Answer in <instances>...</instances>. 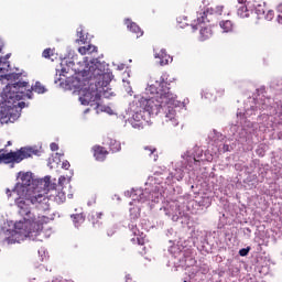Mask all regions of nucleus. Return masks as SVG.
Wrapping results in <instances>:
<instances>
[{
    "label": "nucleus",
    "instance_id": "20",
    "mask_svg": "<svg viewBox=\"0 0 282 282\" xmlns=\"http://www.w3.org/2000/svg\"><path fill=\"white\" fill-rule=\"evenodd\" d=\"M124 24L127 25V29L132 32L133 34H137V39H140L144 34L142 29L135 23L132 22L130 19L124 20Z\"/></svg>",
    "mask_w": 282,
    "mask_h": 282
},
{
    "label": "nucleus",
    "instance_id": "13",
    "mask_svg": "<svg viewBox=\"0 0 282 282\" xmlns=\"http://www.w3.org/2000/svg\"><path fill=\"white\" fill-rule=\"evenodd\" d=\"M161 212H163L166 217H171L172 221H178L180 217L184 215L176 200L167 203L165 207L161 208Z\"/></svg>",
    "mask_w": 282,
    "mask_h": 282
},
{
    "label": "nucleus",
    "instance_id": "33",
    "mask_svg": "<svg viewBox=\"0 0 282 282\" xmlns=\"http://www.w3.org/2000/svg\"><path fill=\"white\" fill-rule=\"evenodd\" d=\"M77 36L78 39L76 40V43H82L83 45L87 43V37H85V34H83V26L77 29Z\"/></svg>",
    "mask_w": 282,
    "mask_h": 282
},
{
    "label": "nucleus",
    "instance_id": "54",
    "mask_svg": "<svg viewBox=\"0 0 282 282\" xmlns=\"http://www.w3.org/2000/svg\"><path fill=\"white\" fill-rule=\"evenodd\" d=\"M259 175H261V177L263 180V177H265V170L264 169H260L259 170Z\"/></svg>",
    "mask_w": 282,
    "mask_h": 282
},
{
    "label": "nucleus",
    "instance_id": "42",
    "mask_svg": "<svg viewBox=\"0 0 282 282\" xmlns=\"http://www.w3.org/2000/svg\"><path fill=\"white\" fill-rule=\"evenodd\" d=\"M249 253H250V247L242 248V249L239 250V256L240 257H248Z\"/></svg>",
    "mask_w": 282,
    "mask_h": 282
},
{
    "label": "nucleus",
    "instance_id": "10",
    "mask_svg": "<svg viewBox=\"0 0 282 282\" xmlns=\"http://www.w3.org/2000/svg\"><path fill=\"white\" fill-rule=\"evenodd\" d=\"M191 166H188L187 161L181 156V161H178L173 171L170 172L169 176L165 178V184L171 186V184H175V182H182L184 180L185 171H191Z\"/></svg>",
    "mask_w": 282,
    "mask_h": 282
},
{
    "label": "nucleus",
    "instance_id": "28",
    "mask_svg": "<svg viewBox=\"0 0 282 282\" xmlns=\"http://www.w3.org/2000/svg\"><path fill=\"white\" fill-rule=\"evenodd\" d=\"M270 87L275 91H282V78L281 77L273 78L270 82Z\"/></svg>",
    "mask_w": 282,
    "mask_h": 282
},
{
    "label": "nucleus",
    "instance_id": "21",
    "mask_svg": "<svg viewBox=\"0 0 282 282\" xmlns=\"http://www.w3.org/2000/svg\"><path fill=\"white\" fill-rule=\"evenodd\" d=\"M129 229L134 235V237H137V238H132L131 241L132 242L138 241L139 246H144V237L142 236L143 234L140 235V230L138 229V225L132 223V224L129 225Z\"/></svg>",
    "mask_w": 282,
    "mask_h": 282
},
{
    "label": "nucleus",
    "instance_id": "32",
    "mask_svg": "<svg viewBox=\"0 0 282 282\" xmlns=\"http://www.w3.org/2000/svg\"><path fill=\"white\" fill-rule=\"evenodd\" d=\"M93 52H98V47L94 45H88V47H79L80 54H93Z\"/></svg>",
    "mask_w": 282,
    "mask_h": 282
},
{
    "label": "nucleus",
    "instance_id": "64",
    "mask_svg": "<svg viewBox=\"0 0 282 282\" xmlns=\"http://www.w3.org/2000/svg\"><path fill=\"white\" fill-rule=\"evenodd\" d=\"M12 145V141H8L7 147Z\"/></svg>",
    "mask_w": 282,
    "mask_h": 282
},
{
    "label": "nucleus",
    "instance_id": "45",
    "mask_svg": "<svg viewBox=\"0 0 282 282\" xmlns=\"http://www.w3.org/2000/svg\"><path fill=\"white\" fill-rule=\"evenodd\" d=\"M264 19L267 21H272V19H274V11L269 10L268 13L264 15Z\"/></svg>",
    "mask_w": 282,
    "mask_h": 282
},
{
    "label": "nucleus",
    "instance_id": "56",
    "mask_svg": "<svg viewBox=\"0 0 282 282\" xmlns=\"http://www.w3.org/2000/svg\"><path fill=\"white\" fill-rule=\"evenodd\" d=\"M117 69H118L119 72H122V69H124V64H119V65L117 66Z\"/></svg>",
    "mask_w": 282,
    "mask_h": 282
},
{
    "label": "nucleus",
    "instance_id": "17",
    "mask_svg": "<svg viewBox=\"0 0 282 282\" xmlns=\"http://www.w3.org/2000/svg\"><path fill=\"white\" fill-rule=\"evenodd\" d=\"M19 118H21V115L19 112H17L15 115L10 112L9 115V112H6L3 108L0 110L1 124H3V122H14L15 120H19Z\"/></svg>",
    "mask_w": 282,
    "mask_h": 282
},
{
    "label": "nucleus",
    "instance_id": "27",
    "mask_svg": "<svg viewBox=\"0 0 282 282\" xmlns=\"http://www.w3.org/2000/svg\"><path fill=\"white\" fill-rule=\"evenodd\" d=\"M48 182H50V184H55V187L51 188L48 191H56V188H58V191H61V188H63V185L65 184V182H67V178L65 176H59L58 184H56V178H54L53 181L50 178Z\"/></svg>",
    "mask_w": 282,
    "mask_h": 282
},
{
    "label": "nucleus",
    "instance_id": "14",
    "mask_svg": "<svg viewBox=\"0 0 282 282\" xmlns=\"http://www.w3.org/2000/svg\"><path fill=\"white\" fill-rule=\"evenodd\" d=\"M74 66V62L67 58H63L61 64H59V69H56V75H55V85H61V87H63V78H61V76H65V74H69V67Z\"/></svg>",
    "mask_w": 282,
    "mask_h": 282
},
{
    "label": "nucleus",
    "instance_id": "29",
    "mask_svg": "<svg viewBox=\"0 0 282 282\" xmlns=\"http://www.w3.org/2000/svg\"><path fill=\"white\" fill-rule=\"evenodd\" d=\"M109 147H110V151H112V153H118V151H121V149H122L120 141H117L115 139L109 140Z\"/></svg>",
    "mask_w": 282,
    "mask_h": 282
},
{
    "label": "nucleus",
    "instance_id": "24",
    "mask_svg": "<svg viewBox=\"0 0 282 282\" xmlns=\"http://www.w3.org/2000/svg\"><path fill=\"white\" fill-rule=\"evenodd\" d=\"M144 151H145V155H149V158H151L153 162H158V154H156L158 149L151 145H147L144 147Z\"/></svg>",
    "mask_w": 282,
    "mask_h": 282
},
{
    "label": "nucleus",
    "instance_id": "47",
    "mask_svg": "<svg viewBox=\"0 0 282 282\" xmlns=\"http://www.w3.org/2000/svg\"><path fill=\"white\" fill-rule=\"evenodd\" d=\"M166 237H175V230H173V228L167 229Z\"/></svg>",
    "mask_w": 282,
    "mask_h": 282
},
{
    "label": "nucleus",
    "instance_id": "11",
    "mask_svg": "<svg viewBox=\"0 0 282 282\" xmlns=\"http://www.w3.org/2000/svg\"><path fill=\"white\" fill-rule=\"evenodd\" d=\"M182 158L187 161V166L193 170L195 166H199V163L204 161V159H202L204 158V149L196 145L192 150H187Z\"/></svg>",
    "mask_w": 282,
    "mask_h": 282
},
{
    "label": "nucleus",
    "instance_id": "5",
    "mask_svg": "<svg viewBox=\"0 0 282 282\" xmlns=\"http://www.w3.org/2000/svg\"><path fill=\"white\" fill-rule=\"evenodd\" d=\"M29 83L28 82H15L13 84H8L6 89L2 93V100L6 107L8 108V113H20L19 111L14 112V109H25L26 105L23 98L32 99V89H28Z\"/></svg>",
    "mask_w": 282,
    "mask_h": 282
},
{
    "label": "nucleus",
    "instance_id": "18",
    "mask_svg": "<svg viewBox=\"0 0 282 282\" xmlns=\"http://www.w3.org/2000/svg\"><path fill=\"white\" fill-rule=\"evenodd\" d=\"M154 58L160 59V65L164 67V65H169V63L173 62V57L171 55L166 54V50L162 48L159 53L154 54Z\"/></svg>",
    "mask_w": 282,
    "mask_h": 282
},
{
    "label": "nucleus",
    "instance_id": "15",
    "mask_svg": "<svg viewBox=\"0 0 282 282\" xmlns=\"http://www.w3.org/2000/svg\"><path fill=\"white\" fill-rule=\"evenodd\" d=\"M97 87L100 91V98H113L116 93L109 87V84L102 85V80H97Z\"/></svg>",
    "mask_w": 282,
    "mask_h": 282
},
{
    "label": "nucleus",
    "instance_id": "37",
    "mask_svg": "<svg viewBox=\"0 0 282 282\" xmlns=\"http://www.w3.org/2000/svg\"><path fill=\"white\" fill-rule=\"evenodd\" d=\"M43 58H51V61H54V53H52V48H46L42 53Z\"/></svg>",
    "mask_w": 282,
    "mask_h": 282
},
{
    "label": "nucleus",
    "instance_id": "41",
    "mask_svg": "<svg viewBox=\"0 0 282 282\" xmlns=\"http://www.w3.org/2000/svg\"><path fill=\"white\" fill-rule=\"evenodd\" d=\"M39 254H40V257H41V261H45L46 259H47V251L45 250V248H41L40 250H39Z\"/></svg>",
    "mask_w": 282,
    "mask_h": 282
},
{
    "label": "nucleus",
    "instance_id": "25",
    "mask_svg": "<svg viewBox=\"0 0 282 282\" xmlns=\"http://www.w3.org/2000/svg\"><path fill=\"white\" fill-rule=\"evenodd\" d=\"M102 217V213H96V215L91 214L88 216L89 221L93 223L94 228H100V219Z\"/></svg>",
    "mask_w": 282,
    "mask_h": 282
},
{
    "label": "nucleus",
    "instance_id": "34",
    "mask_svg": "<svg viewBox=\"0 0 282 282\" xmlns=\"http://www.w3.org/2000/svg\"><path fill=\"white\" fill-rule=\"evenodd\" d=\"M254 13L257 14L258 19H261V17L265 14V7H263V4H257L254 8Z\"/></svg>",
    "mask_w": 282,
    "mask_h": 282
},
{
    "label": "nucleus",
    "instance_id": "16",
    "mask_svg": "<svg viewBox=\"0 0 282 282\" xmlns=\"http://www.w3.org/2000/svg\"><path fill=\"white\" fill-rule=\"evenodd\" d=\"M195 263H197V261L195 260V258H193V256H188L184 252L180 253V265L182 268H193Z\"/></svg>",
    "mask_w": 282,
    "mask_h": 282
},
{
    "label": "nucleus",
    "instance_id": "7",
    "mask_svg": "<svg viewBox=\"0 0 282 282\" xmlns=\"http://www.w3.org/2000/svg\"><path fill=\"white\" fill-rule=\"evenodd\" d=\"M78 76H82L84 80H102L101 85H109L113 80V74L109 72V64L93 58L89 61L88 66L79 72Z\"/></svg>",
    "mask_w": 282,
    "mask_h": 282
},
{
    "label": "nucleus",
    "instance_id": "50",
    "mask_svg": "<svg viewBox=\"0 0 282 282\" xmlns=\"http://www.w3.org/2000/svg\"><path fill=\"white\" fill-rule=\"evenodd\" d=\"M225 89L224 88H218L217 90H216V94H218V96H224V94H225Z\"/></svg>",
    "mask_w": 282,
    "mask_h": 282
},
{
    "label": "nucleus",
    "instance_id": "1",
    "mask_svg": "<svg viewBox=\"0 0 282 282\" xmlns=\"http://www.w3.org/2000/svg\"><path fill=\"white\" fill-rule=\"evenodd\" d=\"M19 182L14 188L10 191L7 188L8 197L17 195L14 204L18 209V214L23 220L15 224L11 223L4 225L0 229V241L12 246V243H21L25 239L31 241H42L43 223L34 220V214H32V206H35L37 210H50V198L45 195L50 193V189L56 188V184H50V175L44 178H34L32 172L19 173Z\"/></svg>",
    "mask_w": 282,
    "mask_h": 282
},
{
    "label": "nucleus",
    "instance_id": "46",
    "mask_svg": "<svg viewBox=\"0 0 282 282\" xmlns=\"http://www.w3.org/2000/svg\"><path fill=\"white\" fill-rule=\"evenodd\" d=\"M256 153L259 158H263L265 155V151L262 148H258Z\"/></svg>",
    "mask_w": 282,
    "mask_h": 282
},
{
    "label": "nucleus",
    "instance_id": "58",
    "mask_svg": "<svg viewBox=\"0 0 282 282\" xmlns=\"http://www.w3.org/2000/svg\"><path fill=\"white\" fill-rule=\"evenodd\" d=\"M200 272H202V274H207L208 273V268L200 269Z\"/></svg>",
    "mask_w": 282,
    "mask_h": 282
},
{
    "label": "nucleus",
    "instance_id": "44",
    "mask_svg": "<svg viewBox=\"0 0 282 282\" xmlns=\"http://www.w3.org/2000/svg\"><path fill=\"white\" fill-rule=\"evenodd\" d=\"M232 150V145L228 143H224L223 149H220L221 153H228Z\"/></svg>",
    "mask_w": 282,
    "mask_h": 282
},
{
    "label": "nucleus",
    "instance_id": "35",
    "mask_svg": "<svg viewBox=\"0 0 282 282\" xmlns=\"http://www.w3.org/2000/svg\"><path fill=\"white\" fill-rule=\"evenodd\" d=\"M140 217V207H132L130 208V219H138Z\"/></svg>",
    "mask_w": 282,
    "mask_h": 282
},
{
    "label": "nucleus",
    "instance_id": "63",
    "mask_svg": "<svg viewBox=\"0 0 282 282\" xmlns=\"http://www.w3.org/2000/svg\"><path fill=\"white\" fill-rule=\"evenodd\" d=\"M84 113H89V108H87L86 110H84Z\"/></svg>",
    "mask_w": 282,
    "mask_h": 282
},
{
    "label": "nucleus",
    "instance_id": "2",
    "mask_svg": "<svg viewBox=\"0 0 282 282\" xmlns=\"http://www.w3.org/2000/svg\"><path fill=\"white\" fill-rule=\"evenodd\" d=\"M169 85V75L163 74L159 80L148 85L145 88V96L148 97H141L138 101L130 104L127 113L132 118L128 119L127 122L133 129H142L147 122V116H158V113H163L162 122L165 127L180 124L177 96L171 93Z\"/></svg>",
    "mask_w": 282,
    "mask_h": 282
},
{
    "label": "nucleus",
    "instance_id": "23",
    "mask_svg": "<svg viewBox=\"0 0 282 282\" xmlns=\"http://www.w3.org/2000/svg\"><path fill=\"white\" fill-rule=\"evenodd\" d=\"M70 218L75 228H79V226L85 223V215L83 214H73L70 215Z\"/></svg>",
    "mask_w": 282,
    "mask_h": 282
},
{
    "label": "nucleus",
    "instance_id": "60",
    "mask_svg": "<svg viewBox=\"0 0 282 282\" xmlns=\"http://www.w3.org/2000/svg\"><path fill=\"white\" fill-rule=\"evenodd\" d=\"M239 6H245L243 3H246V0H238Z\"/></svg>",
    "mask_w": 282,
    "mask_h": 282
},
{
    "label": "nucleus",
    "instance_id": "26",
    "mask_svg": "<svg viewBox=\"0 0 282 282\" xmlns=\"http://www.w3.org/2000/svg\"><path fill=\"white\" fill-rule=\"evenodd\" d=\"M237 14L241 19H248V17H250V10L248 9V7L246 4H241L238 7Z\"/></svg>",
    "mask_w": 282,
    "mask_h": 282
},
{
    "label": "nucleus",
    "instance_id": "22",
    "mask_svg": "<svg viewBox=\"0 0 282 282\" xmlns=\"http://www.w3.org/2000/svg\"><path fill=\"white\" fill-rule=\"evenodd\" d=\"M220 29L224 33L228 34L229 32H232L235 24L230 20H223L219 22Z\"/></svg>",
    "mask_w": 282,
    "mask_h": 282
},
{
    "label": "nucleus",
    "instance_id": "3",
    "mask_svg": "<svg viewBox=\"0 0 282 282\" xmlns=\"http://www.w3.org/2000/svg\"><path fill=\"white\" fill-rule=\"evenodd\" d=\"M265 91V87L256 90L253 97H249L245 102V111L238 109L237 111V121L236 124L230 127V133L234 135L235 140L243 144V142H248L250 135H252L254 128L248 118H252V116H257L260 113V118H268V116H274V118H279L282 120V101H274L272 98L268 97H258L261 96Z\"/></svg>",
    "mask_w": 282,
    "mask_h": 282
},
{
    "label": "nucleus",
    "instance_id": "57",
    "mask_svg": "<svg viewBox=\"0 0 282 282\" xmlns=\"http://www.w3.org/2000/svg\"><path fill=\"white\" fill-rule=\"evenodd\" d=\"M278 140H282V129L278 131Z\"/></svg>",
    "mask_w": 282,
    "mask_h": 282
},
{
    "label": "nucleus",
    "instance_id": "36",
    "mask_svg": "<svg viewBox=\"0 0 282 282\" xmlns=\"http://www.w3.org/2000/svg\"><path fill=\"white\" fill-rule=\"evenodd\" d=\"M4 78H7V80H19V78H21V73L7 74L4 75Z\"/></svg>",
    "mask_w": 282,
    "mask_h": 282
},
{
    "label": "nucleus",
    "instance_id": "53",
    "mask_svg": "<svg viewBox=\"0 0 282 282\" xmlns=\"http://www.w3.org/2000/svg\"><path fill=\"white\" fill-rule=\"evenodd\" d=\"M250 232H252V230H250V228L243 229V234L247 235V237H250Z\"/></svg>",
    "mask_w": 282,
    "mask_h": 282
},
{
    "label": "nucleus",
    "instance_id": "6",
    "mask_svg": "<svg viewBox=\"0 0 282 282\" xmlns=\"http://www.w3.org/2000/svg\"><path fill=\"white\" fill-rule=\"evenodd\" d=\"M224 12V6L213 7H203L199 11L196 12V19L192 22V29L196 32L197 28H200L199 31V41H208L213 36V29L210 23L217 21V17H221Z\"/></svg>",
    "mask_w": 282,
    "mask_h": 282
},
{
    "label": "nucleus",
    "instance_id": "12",
    "mask_svg": "<svg viewBox=\"0 0 282 282\" xmlns=\"http://www.w3.org/2000/svg\"><path fill=\"white\" fill-rule=\"evenodd\" d=\"M213 204L210 197L204 196L199 198L198 200H189L187 203V210L192 213V215H197L199 210H204V208H210V205Z\"/></svg>",
    "mask_w": 282,
    "mask_h": 282
},
{
    "label": "nucleus",
    "instance_id": "52",
    "mask_svg": "<svg viewBox=\"0 0 282 282\" xmlns=\"http://www.w3.org/2000/svg\"><path fill=\"white\" fill-rule=\"evenodd\" d=\"M96 204V197H93L91 200H88L87 206H94Z\"/></svg>",
    "mask_w": 282,
    "mask_h": 282
},
{
    "label": "nucleus",
    "instance_id": "61",
    "mask_svg": "<svg viewBox=\"0 0 282 282\" xmlns=\"http://www.w3.org/2000/svg\"><path fill=\"white\" fill-rule=\"evenodd\" d=\"M55 155H56V158H58V160H61V158H63L64 154L63 153H56Z\"/></svg>",
    "mask_w": 282,
    "mask_h": 282
},
{
    "label": "nucleus",
    "instance_id": "59",
    "mask_svg": "<svg viewBox=\"0 0 282 282\" xmlns=\"http://www.w3.org/2000/svg\"><path fill=\"white\" fill-rule=\"evenodd\" d=\"M126 282H131V275L130 274L126 275Z\"/></svg>",
    "mask_w": 282,
    "mask_h": 282
},
{
    "label": "nucleus",
    "instance_id": "43",
    "mask_svg": "<svg viewBox=\"0 0 282 282\" xmlns=\"http://www.w3.org/2000/svg\"><path fill=\"white\" fill-rule=\"evenodd\" d=\"M123 87H124L127 94H129L130 96H131V94H133V89L131 88V85L129 84V82L123 80Z\"/></svg>",
    "mask_w": 282,
    "mask_h": 282
},
{
    "label": "nucleus",
    "instance_id": "4",
    "mask_svg": "<svg viewBox=\"0 0 282 282\" xmlns=\"http://www.w3.org/2000/svg\"><path fill=\"white\" fill-rule=\"evenodd\" d=\"M66 89L79 90V102L84 106L89 105L97 113L107 111V107L100 105V89H98V80L85 79L82 77L66 78Z\"/></svg>",
    "mask_w": 282,
    "mask_h": 282
},
{
    "label": "nucleus",
    "instance_id": "38",
    "mask_svg": "<svg viewBox=\"0 0 282 282\" xmlns=\"http://www.w3.org/2000/svg\"><path fill=\"white\" fill-rule=\"evenodd\" d=\"M0 67H3L4 69L1 72V74H3V72H8L10 69V62H8V59H2L0 61Z\"/></svg>",
    "mask_w": 282,
    "mask_h": 282
},
{
    "label": "nucleus",
    "instance_id": "31",
    "mask_svg": "<svg viewBox=\"0 0 282 282\" xmlns=\"http://www.w3.org/2000/svg\"><path fill=\"white\" fill-rule=\"evenodd\" d=\"M241 272V269L237 264H231L228 268V274L229 276H239V273Z\"/></svg>",
    "mask_w": 282,
    "mask_h": 282
},
{
    "label": "nucleus",
    "instance_id": "8",
    "mask_svg": "<svg viewBox=\"0 0 282 282\" xmlns=\"http://www.w3.org/2000/svg\"><path fill=\"white\" fill-rule=\"evenodd\" d=\"M126 197H132V202H140L144 204V202H154L158 204L160 199H162V192H160V186L158 185H149L144 189L142 188H132L131 192H124Z\"/></svg>",
    "mask_w": 282,
    "mask_h": 282
},
{
    "label": "nucleus",
    "instance_id": "30",
    "mask_svg": "<svg viewBox=\"0 0 282 282\" xmlns=\"http://www.w3.org/2000/svg\"><path fill=\"white\" fill-rule=\"evenodd\" d=\"M31 89L32 91H35V94H45V91H47L41 82H36L35 85L31 87Z\"/></svg>",
    "mask_w": 282,
    "mask_h": 282
},
{
    "label": "nucleus",
    "instance_id": "9",
    "mask_svg": "<svg viewBox=\"0 0 282 282\" xmlns=\"http://www.w3.org/2000/svg\"><path fill=\"white\" fill-rule=\"evenodd\" d=\"M36 153L32 148H21L15 152L4 153L3 150H0V162L4 164H11V169H14V164H19L23 162V160H28V158H32Z\"/></svg>",
    "mask_w": 282,
    "mask_h": 282
},
{
    "label": "nucleus",
    "instance_id": "39",
    "mask_svg": "<svg viewBox=\"0 0 282 282\" xmlns=\"http://www.w3.org/2000/svg\"><path fill=\"white\" fill-rule=\"evenodd\" d=\"M202 97H203V98H206L207 100H213V94H210V90H209L208 88H206L205 90H203Z\"/></svg>",
    "mask_w": 282,
    "mask_h": 282
},
{
    "label": "nucleus",
    "instance_id": "51",
    "mask_svg": "<svg viewBox=\"0 0 282 282\" xmlns=\"http://www.w3.org/2000/svg\"><path fill=\"white\" fill-rule=\"evenodd\" d=\"M10 56H12V54H10V53H8L6 56H1L0 62L8 61L10 58Z\"/></svg>",
    "mask_w": 282,
    "mask_h": 282
},
{
    "label": "nucleus",
    "instance_id": "48",
    "mask_svg": "<svg viewBox=\"0 0 282 282\" xmlns=\"http://www.w3.org/2000/svg\"><path fill=\"white\" fill-rule=\"evenodd\" d=\"M51 151H58V144H56L55 142L51 143Z\"/></svg>",
    "mask_w": 282,
    "mask_h": 282
},
{
    "label": "nucleus",
    "instance_id": "49",
    "mask_svg": "<svg viewBox=\"0 0 282 282\" xmlns=\"http://www.w3.org/2000/svg\"><path fill=\"white\" fill-rule=\"evenodd\" d=\"M62 169H65V171H67V170L69 169V163H68V161H64V162L62 163Z\"/></svg>",
    "mask_w": 282,
    "mask_h": 282
},
{
    "label": "nucleus",
    "instance_id": "19",
    "mask_svg": "<svg viewBox=\"0 0 282 282\" xmlns=\"http://www.w3.org/2000/svg\"><path fill=\"white\" fill-rule=\"evenodd\" d=\"M93 151L94 158L97 160V162H105L107 155L109 154V152L100 145H95Z\"/></svg>",
    "mask_w": 282,
    "mask_h": 282
},
{
    "label": "nucleus",
    "instance_id": "40",
    "mask_svg": "<svg viewBox=\"0 0 282 282\" xmlns=\"http://www.w3.org/2000/svg\"><path fill=\"white\" fill-rule=\"evenodd\" d=\"M206 246H208V239L206 238V236H203L200 238V248H199V250H206Z\"/></svg>",
    "mask_w": 282,
    "mask_h": 282
},
{
    "label": "nucleus",
    "instance_id": "55",
    "mask_svg": "<svg viewBox=\"0 0 282 282\" xmlns=\"http://www.w3.org/2000/svg\"><path fill=\"white\" fill-rule=\"evenodd\" d=\"M276 12H279L280 14H282V3L278 4V7H276Z\"/></svg>",
    "mask_w": 282,
    "mask_h": 282
},
{
    "label": "nucleus",
    "instance_id": "62",
    "mask_svg": "<svg viewBox=\"0 0 282 282\" xmlns=\"http://www.w3.org/2000/svg\"><path fill=\"white\" fill-rule=\"evenodd\" d=\"M3 50V42L0 41V52Z\"/></svg>",
    "mask_w": 282,
    "mask_h": 282
}]
</instances>
